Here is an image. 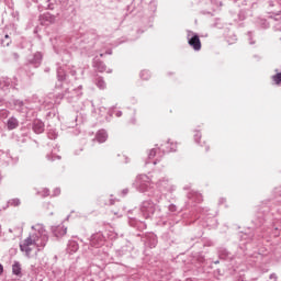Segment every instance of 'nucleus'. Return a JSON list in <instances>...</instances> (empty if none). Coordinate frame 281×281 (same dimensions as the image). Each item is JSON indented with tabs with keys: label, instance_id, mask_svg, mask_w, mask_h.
Segmentation results:
<instances>
[{
	"label": "nucleus",
	"instance_id": "obj_1",
	"mask_svg": "<svg viewBox=\"0 0 281 281\" xmlns=\"http://www.w3.org/2000/svg\"><path fill=\"white\" fill-rule=\"evenodd\" d=\"M45 245H47L45 237H41L38 233H31L30 236L20 244V249L30 257L34 249L41 251Z\"/></svg>",
	"mask_w": 281,
	"mask_h": 281
},
{
	"label": "nucleus",
	"instance_id": "obj_2",
	"mask_svg": "<svg viewBox=\"0 0 281 281\" xmlns=\"http://www.w3.org/2000/svg\"><path fill=\"white\" fill-rule=\"evenodd\" d=\"M189 45H190V47H193V49L195 52H200V49H201V38H199V35H193L189 40Z\"/></svg>",
	"mask_w": 281,
	"mask_h": 281
},
{
	"label": "nucleus",
	"instance_id": "obj_3",
	"mask_svg": "<svg viewBox=\"0 0 281 281\" xmlns=\"http://www.w3.org/2000/svg\"><path fill=\"white\" fill-rule=\"evenodd\" d=\"M7 126L9 131H14V128H19V121L15 117H10L7 122Z\"/></svg>",
	"mask_w": 281,
	"mask_h": 281
},
{
	"label": "nucleus",
	"instance_id": "obj_4",
	"mask_svg": "<svg viewBox=\"0 0 281 281\" xmlns=\"http://www.w3.org/2000/svg\"><path fill=\"white\" fill-rule=\"evenodd\" d=\"M54 234L57 238H61V236H65L67 234V227L65 226H57L54 229Z\"/></svg>",
	"mask_w": 281,
	"mask_h": 281
},
{
	"label": "nucleus",
	"instance_id": "obj_5",
	"mask_svg": "<svg viewBox=\"0 0 281 281\" xmlns=\"http://www.w3.org/2000/svg\"><path fill=\"white\" fill-rule=\"evenodd\" d=\"M95 137H97V140L99 142V144H104V142H106L109 136L106 135V132L100 131V132H98Z\"/></svg>",
	"mask_w": 281,
	"mask_h": 281
},
{
	"label": "nucleus",
	"instance_id": "obj_6",
	"mask_svg": "<svg viewBox=\"0 0 281 281\" xmlns=\"http://www.w3.org/2000/svg\"><path fill=\"white\" fill-rule=\"evenodd\" d=\"M33 128L37 134H41L43 131H45V126L41 122L35 123Z\"/></svg>",
	"mask_w": 281,
	"mask_h": 281
},
{
	"label": "nucleus",
	"instance_id": "obj_7",
	"mask_svg": "<svg viewBox=\"0 0 281 281\" xmlns=\"http://www.w3.org/2000/svg\"><path fill=\"white\" fill-rule=\"evenodd\" d=\"M12 271H13L14 276H21V265L19 262H15L12 266Z\"/></svg>",
	"mask_w": 281,
	"mask_h": 281
},
{
	"label": "nucleus",
	"instance_id": "obj_8",
	"mask_svg": "<svg viewBox=\"0 0 281 281\" xmlns=\"http://www.w3.org/2000/svg\"><path fill=\"white\" fill-rule=\"evenodd\" d=\"M272 80L276 85H281V72H278L277 75L272 76Z\"/></svg>",
	"mask_w": 281,
	"mask_h": 281
},
{
	"label": "nucleus",
	"instance_id": "obj_9",
	"mask_svg": "<svg viewBox=\"0 0 281 281\" xmlns=\"http://www.w3.org/2000/svg\"><path fill=\"white\" fill-rule=\"evenodd\" d=\"M11 205H13L14 207H19V205H21V200L19 199L11 200Z\"/></svg>",
	"mask_w": 281,
	"mask_h": 281
},
{
	"label": "nucleus",
	"instance_id": "obj_10",
	"mask_svg": "<svg viewBox=\"0 0 281 281\" xmlns=\"http://www.w3.org/2000/svg\"><path fill=\"white\" fill-rule=\"evenodd\" d=\"M10 114V112H8V110H1L0 111V117H8V115Z\"/></svg>",
	"mask_w": 281,
	"mask_h": 281
},
{
	"label": "nucleus",
	"instance_id": "obj_11",
	"mask_svg": "<svg viewBox=\"0 0 281 281\" xmlns=\"http://www.w3.org/2000/svg\"><path fill=\"white\" fill-rule=\"evenodd\" d=\"M155 155H157V150L151 149V150L149 151V158L153 159V157H155Z\"/></svg>",
	"mask_w": 281,
	"mask_h": 281
},
{
	"label": "nucleus",
	"instance_id": "obj_12",
	"mask_svg": "<svg viewBox=\"0 0 281 281\" xmlns=\"http://www.w3.org/2000/svg\"><path fill=\"white\" fill-rule=\"evenodd\" d=\"M3 273V266L0 263V276Z\"/></svg>",
	"mask_w": 281,
	"mask_h": 281
},
{
	"label": "nucleus",
	"instance_id": "obj_13",
	"mask_svg": "<svg viewBox=\"0 0 281 281\" xmlns=\"http://www.w3.org/2000/svg\"><path fill=\"white\" fill-rule=\"evenodd\" d=\"M74 251H77L78 250V245L77 244H74Z\"/></svg>",
	"mask_w": 281,
	"mask_h": 281
},
{
	"label": "nucleus",
	"instance_id": "obj_14",
	"mask_svg": "<svg viewBox=\"0 0 281 281\" xmlns=\"http://www.w3.org/2000/svg\"><path fill=\"white\" fill-rule=\"evenodd\" d=\"M195 137H201V135L198 133V134L195 135Z\"/></svg>",
	"mask_w": 281,
	"mask_h": 281
}]
</instances>
